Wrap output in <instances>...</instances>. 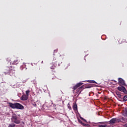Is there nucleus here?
<instances>
[{"label":"nucleus","mask_w":127,"mask_h":127,"mask_svg":"<svg viewBox=\"0 0 127 127\" xmlns=\"http://www.w3.org/2000/svg\"><path fill=\"white\" fill-rule=\"evenodd\" d=\"M82 126H83V127H90V125H89V124H84V123H83V124L82 125Z\"/></svg>","instance_id":"obj_20"},{"label":"nucleus","mask_w":127,"mask_h":127,"mask_svg":"<svg viewBox=\"0 0 127 127\" xmlns=\"http://www.w3.org/2000/svg\"><path fill=\"white\" fill-rule=\"evenodd\" d=\"M82 91H83V86L80 87L76 90L77 93H79V94H80V93H81V92H82Z\"/></svg>","instance_id":"obj_9"},{"label":"nucleus","mask_w":127,"mask_h":127,"mask_svg":"<svg viewBox=\"0 0 127 127\" xmlns=\"http://www.w3.org/2000/svg\"><path fill=\"white\" fill-rule=\"evenodd\" d=\"M99 127H107V125H99L98 126Z\"/></svg>","instance_id":"obj_21"},{"label":"nucleus","mask_w":127,"mask_h":127,"mask_svg":"<svg viewBox=\"0 0 127 127\" xmlns=\"http://www.w3.org/2000/svg\"><path fill=\"white\" fill-rule=\"evenodd\" d=\"M98 124H101V125H104V122H99Z\"/></svg>","instance_id":"obj_27"},{"label":"nucleus","mask_w":127,"mask_h":127,"mask_svg":"<svg viewBox=\"0 0 127 127\" xmlns=\"http://www.w3.org/2000/svg\"><path fill=\"white\" fill-rule=\"evenodd\" d=\"M67 108L69 110H72V108H71V106L70 105V103L67 104Z\"/></svg>","instance_id":"obj_19"},{"label":"nucleus","mask_w":127,"mask_h":127,"mask_svg":"<svg viewBox=\"0 0 127 127\" xmlns=\"http://www.w3.org/2000/svg\"><path fill=\"white\" fill-rule=\"evenodd\" d=\"M29 93H30V90H27L26 91V95L28 96H29Z\"/></svg>","instance_id":"obj_17"},{"label":"nucleus","mask_w":127,"mask_h":127,"mask_svg":"<svg viewBox=\"0 0 127 127\" xmlns=\"http://www.w3.org/2000/svg\"><path fill=\"white\" fill-rule=\"evenodd\" d=\"M41 64H43V61H42V63H41Z\"/></svg>","instance_id":"obj_30"},{"label":"nucleus","mask_w":127,"mask_h":127,"mask_svg":"<svg viewBox=\"0 0 127 127\" xmlns=\"http://www.w3.org/2000/svg\"><path fill=\"white\" fill-rule=\"evenodd\" d=\"M118 82L120 86H127V84H126L125 80L121 77L118 78Z\"/></svg>","instance_id":"obj_6"},{"label":"nucleus","mask_w":127,"mask_h":127,"mask_svg":"<svg viewBox=\"0 0 127 127\" xmlns=\"http://www.w3.org/2000/svg\"><path fill=\"white\" fill-rule=\"evenodd\" d=\"M13 71H14V67L13 66H6L4 68L3 73L4 75H9Z\"/></svg>","instance_id":"obj_2"},{"label":"nucleus","mask_w":127,"mask_h":127,"mask_svg":"<svg viewBox=\"0 0 127 127\" xmlns=\"http://www.w3.org/2000/svg\"><path fill=\"white\" fill-rule=\"evenodd\" d=\"M82 85H83V83L82 82L77 83L76 85L74 86L72 88V89L73 90V92H74L75 90H77V89H78L79 87H80V86H82Z\"/></svg>","instance_id":"obj_7"},{"label":"nucleus","mask_w":127,"mask_h":127,"mask_svg":"<svg viewBox=\"0 0 127 127\" xmlns=\"http://www.w3.org/2000/svg\"><path fill=\"white\" fill-rule=\"evenodd\" d=\"M50 68L51 69L54 70V69H55V68H56V66L55 65L52 64H51L50 65Z\"/></svg>","instance_id":"obj_11"},{"label":"nucleus","mask_w":127,"mask_h":127,"mask_svg":"<svg viewBox=\"0 0 127 127\" xmlns=\"http://www.w3.org/2000/svg\"><path fill=\"white\" fill-rule=\"evenodd\" d=\"M92 87H93V86H92V85L89 84V85H86L85 88H86V89H89L90 88H92Z\"/></svg>","instance_id":"obj_16"},{"label":"nucleus","mask_w":127,"mask_h":127,"mask_svg":"<svg viewBox=\"0 0 127 127\" xmlns=\"http://www.w3.org/2000/svg\"><path fill=\"white\" fill-rule=\"evenodd\" d=\"M118 123H121V119L113 118L109 121V125H114V124H118Z\"/></svg>","instance_id":"obj_4"},{"label":"nucleus","mask_w":127,"mask_h":127,"mask_svg":"<svg viewBox=\"0 0 127 127\" xmlns=\"http://www.w3.org/2000/svg\"><path fill=\"white\" fill-rule=\"evenodd\" d=\"M9 106L12 109H17L18 110H24V107L22 106V105L18 103H9Z\"/></svg>","instance_id":"obj_1"},{"label":"nucleus","mask_w":127,"mask_h":127,"mask_svg":"<svg viewBox=\"0 0 127 127\" xmlns=\"http://www.w3.org/2000/svg\"><path fill=\"white\" fill-rule=\"evenodd\" d=\"M32 106H33V107H36L37 105L36 103H32Z\"/></svg>","instance_id":"obj_25"},{"label":"nucleus","mask_w":127,"mask_h":127,"mask_svg":"<svg viewBox=\"0 0 127 127\" xmlns=\"http://www.w3.org/2000/svg\"><path fill=\"white\" fill-rule=\"evenodd\" d=\"M78 122L79 123V124H80L81 125H82L83 126V124L84 123H83V122H82V121H81L80 119H78Z\"/></svg>","instance_id":"obj_23"},{"label":"nucleus","mask_w":127,"mask_h":127,"mask_svg":"<svg viewBox=\"0 0 127 127\" xmlns=\"http://www.w3.org/2000/svg\"><path fill=\"white\" fill-rule=\"evenodd\" d=\"M50 78H52V80H53V79H55V78H56V76H55V74L53 73L50 75Z\"/></svg>","instance_id":"obj_13"},{"label":"nucleus","mask_w":127,"mask_h":127,"mask_svg":"<svg viewBox=\"0 0 127 127\" xmlns=\"http://www.w3.org/2000/svg\"><path fill=\"white\" fill-rule=\"evenodd\" d=\"M122 120H123V121H124V122H127V118L122 117Z\"/></svg>","instance_id":"obj_24"},{"label":"nucleus","mask_w":127,"mask_h":127,"mask_svg":"<svg viewBox=\"0 0 127 127\" xmlns=\"http://www.w3.org/2000/svg\"><path fill=\"white\" fill-rule=\"evenodd\" d=\"M21 101H26L28 100V96L26 95V94H23L21 97Z\"/></svg>","instance_id":"obj_8"},{"label":"nucleus","mask_w":127,"mask_h":127,"mask_svg":"<svg viewBox=\"0 0 127 127\" xmlns=\"http://www.w3.org/2000/svg\"><path fill=\"white\" fill-rule=\"evenodd\" d=\"M72 108H73L74 111H78V107L77 106L76 104H73Z\"/></svg>","instance_id":"obj_10"},{"label":"nucleus","mask_w":127,"mask_h":127,"mask_svg":"<svg viewBox=\"0 0 127 127\" xmlns=\"http://www.w3.org/2000/svg\"><path fill=\"white\" fill-rule=\"evenodd\" d=\"M11 121L12 123H14V124H16V125L20 124V121L18 119V118L15 114H14L12 116Z\"/></svg>","instance_id":"obj_3"},{"label":"nucleus","mask_w":127,"mask_h":127,"mask_svg":"<svg viewBox=\"0 0 127 127\" xmlns=\"http://www.w3.org/2000/svg\"><path fill=\"white\" fill-rule=\"evenodd\" d=\"M58 51V49L55 50H54V53H57Z\"/></svg>","instance_id":"obj_26"},{"label":"nucleus","mask_w":127,"mask_h":127,"mask_svg":"<svg viewBox=\"0 0 127 127\" xmlns=\"http://www.w3.org/2000/svg\"><path fill=\"white\" fill-rule=\"evenodd\" d=\"M116 94L119 98H122V95H121V92L117 91Z\"/></svg>","instance_id":"obj_14"},{"label":"nucleus","mask_w":127,"mask_h":127,"mask_svg":"<svg viewBox=\"0 0 127 127\" xmlns=\"http://www.w3.org/2000/svg\"><path fill=\"white\" fill-rule=\"evenodd\" d=\"M80 119H81L82 121H84V122H85V123H88V122H87V120H85V119H84L82 117H80Z\"/></svg>","instance_id":"obj_22"},{"label":"nucleus","mask_w":127,"mask_h":127,"mask_svg":"<svg viewBox=\"0 0 127 127\" xmlns=\"http://www.w3.org/2000/svg\"><path fill=\"white\" fill-rule=\"evenodd\" d=\"M118 90H119V91H120V92H123L126 95H127V90L126 89L125 87H124L123 86H119L118 87Z\"/></svg>","instance_id":"obj_5"},{"label":"nucleus","mask_w":127,"mask_h":127,"mask_svg":"<svg viewBox=\"0 0 127 127\" xmlns=\"http://www.w3.org/2000/svg\"><path fill=\"white\" fill-rule=\"evenodd\" d=\"M124 127H127V124H126L124 125Z\"/></svg>","instance_id":"obj_28"},{"label":"nucleus","mask_w":127,"mask_h":127,"mask_svg":"<svg viewBox=\"0 0 127 127\" xmlns=\"http://www.w3.org/2000/svg\"><path fill=\"white\" fill-rule=\"evenodd\" d=\"M15 127V124L12 123V124H9L8 125V127Z\"/></svg>","instance_id":"obj_15"},{"label":"nucleus","mask_w":127,"mask_h":127,"mask_svg":"<svg viewBox=\"0 0 127 127\" xmlns=\"http://www.w3.org/2000/svg\"><path fill=\"white\" fill-rule=\"evenodd\" d=\"M88 83H91L93 84H97L96 81L95 80H87Z\"/></svg>","instance_id":"obj_12"},{"label":"nucleus","mask_w":127,"mask_h":127,"mask_svg":"<svg viewBox=\"0 0 127 127\" xmlns=\"http://www.w3.org/2000/svg\"><path fill=\"white\" fill-rule=\"evenodd\" d=\"M123 100H124V101H125V102H126V101H127V95L124 96V97L123 98Z\"/></svg>","instance_id":"obj_18"},{"label":"nucleus","mask_w":127,"mask_h":127,"mask_svg":"<svg viewBox=\"0 0 127 127\" xmlns=\"http://www.w3.org/2000/svg\"><path fill=\"white\" fill-rule=\"evenodd\" d=\"M67 66H70V64H68Z\"/></svg>","instance_id":"obj_29"}]
</instances>
